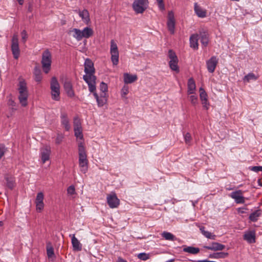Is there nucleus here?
<instances>
[{"label": "nucleus", "instance_id": "nucleus-33", "mask_svg": "<svg viewBox=\"0 0 262 262\" xmlns=\"http://www.w3.org/2000/svg\"><path fill=\"white\" fill-rule=\"evenodd\" d=\"M228 253L227 252H217L209 255V257L212 258H224L227 257Z\"/></svg>", "mask_w": 262, "mask_h": 262}, {"label": "nucleus", "instance_id": "nucleus-5", "mask_svg": "<svg viewBox=\"0 0 262 262\" xmlns=\"http://www.w3.org/2000/svg\"><path fill=\"white\" fill-rule=\"evenodd\" d=\"M147 0H135L133 3V8L136 13H142L147 9Z\"/></svg>", "mask_w": 262, "mask_h": 262}, {"label": "nucleus", "instance_id": "nucleus-27", "mask_svg": "<svg viewBox=\"0 0 262 262\" xmlns=\"http://www.w3.org/2000/svg\"><path fill=\"white\" fill-rule=\"evenodd\" d=\"M4 178L6 181L7 187L10 189H12L15 186L14 178L8 174H5Z\"/></svg>", "mask_w": 262, "mask_h": 262}, {"label": "nucleus", "instance_id": "nucleus-43", "mask_svg": "<svg viewBox=\"0 0 262 262\" xmlns=\"http://www.w3.org/2000/svg\"><path fill=\"white\" fill-rule=\"evenodd\" d=\"M107 89L108 87L107 84L103 82H101L100 84V90L102 93H106L107 92Z\"/></svg>", "mask_w": 262, "mask_h": 262}, {"label": "nucleus", "instance_id": "nucleus-10", "mask_svg": "<svg viewBox=\"0 0 262 262\" xmlns=\"http://www.w3.org/2000/svg\"><path fill=\"white\" fill-rule=\"evenodd\" d=\"M107 202L110 208H114L119 206L120 200L115 192H112L107 196Z\"/></svg>", "mask_w": 262, "mask_h": 262}, {"label": "nucleus", "instance_id": "nucleus-25", "mask_svg": "<svg viewBox=\"0 0 262 262\" xmlns=\"http://www.w3.org/2000/svg\"><path fill=\"white\" fill-rule=\"evenodd\" d=\"M194 9L195 13L199 17L204 18L206 16V10L202 9L196 3H194Z\"/></svg>", "mask_w": 262, "mask_h": 262}, {"label": "nucleus", "instance_id": "nucleus-29", "mask_svg": "<svg viewBox=\"0 0 262 262\" xmlns=\"http://www.w3.org/2000/svg\"><path fill=\"white\" fill-rule=\"evenodd\" d=\"M81 31L82 38H89L91 37L94 33L93 29L90 28L86 27L84 28Z\"/></svg>", "mask_w": 262, "mask_h": 262}, {"label": "nucleus", "instance_id": "nucleus-60", "mask_svg": "<svg viewBox=\"0 0 262 262\" xmlns=\"http://www.w3.org/2000/svg\"><path fill=\"white\" fill-rule=\"evenodd\" d=\"M19 4L22 5L24 3V0H17Z\"/></svg>", "mask_w": 262, "mask_h": 262}, {"label": "nucleus", "instance_id": "nucleus-49", "mask_svg": "<svg viewBox=\"0 0 262 262\" xmlns=\"http://www.w3.org/2000/svg\"><path fill=\"white\" fill-rule=\"evenodd\" d=\"M204 235L208 238H210V239H215V235H214V234H212L211 232H209V231H206V232H205V234H204Z\"/></svg>", "mask_w": 262, "mask_h": 262}, {"label": "nucleus", "instance_id": "nucleus-26", "mask_svg": "<svg viewBox=\"0 0 262 262\" xmlns=\"http://www.w3.org/2000/svg\"><path fill=\"white\" fill-rule=\"evenodd\" d=\"M124 82L126 84L132 83L137 80L136 75H130L128 73H124L123 75Z\"/></svg>", "mask_w": 262, "mask_h": 262}, {"label": "nucleus", "instance_id": "nucleus-61", "mask_svg": "<svg viewBox=\"0 0 262 262\" xmlns=\"http://www.w3.org/2000/svg\"><path fill=\"white\" fill-rule=\"evenodd\" d=\"M28 11H30V12L32 11V6H31V5H29V8H28Z\"/></svg>", "mask_w": 262, "mask_h": 262}, {"label": "nucleus", "instance_id": "nucleus-58", "mask_svg": "<svg viewBox=\"0 0 262 262\" xmlns=\"http://www.w3.org/2000/svg\"><path fill=\"white\" fill-rule=\"evenodd\" d=\"M117 262H127L126 260L123 259L121 257H118Z\"/></svg>", "mask_w": 262, "mask_h": 262}, {"label": "nucleus", "instance_id": "nucleus-48", "mask_svg": "<svg viewBox=\"0 0 262 262\" xmlns=\"http://www.w3.org/2000/svg\"><path fill=\"white\" fill-rule=\"evenodd\" d=\"M35 203H36V210L37 211L40 212L41 210H43V207H44L43 202Z\"/></svg>", "mask_w": 262, "mask_h": 262}, {"label": "nucleus", "instance_id": "nucleus-59", "mask_svg": "<svg viewBox=\"0 0 262 262\" xmlns=\"http://www.w3.org/2000/svg\"><path fill=\"white\" fill-rule=\"evenodd\" d=\"M202 233L204 235L205 234V232H206L207 231H205V227H203L202 226L201 227H200V228Z\"/></svg>", "mask_w": 262, "mask_h": 262}, {"label": "nucleus", "instance_id": "nucleus-24", "mask_svg": "<svg viewBox=\"0 0 262 262\" xmlns=\"http://www.w3.org/2000/svg\"><path fill=\"white\" fill-rule=\"evenodd\" d=\"M199 36H200L201 43L204 47H207L209 42V34L208 32L200 31Z\"/></svg>", "mask_w": 262, "mask_h": 262}, {"label": "nucleus", "instance_id": "nucleus-52", "mask_svg": "<svg viewBox=\"0 0 262 262\" xmlns=\"http://www.w3.org/2000/svg\"><path fill=\"white\" fill-rule=\"evenodd\" d=\"M250 169L254 172H258L259 171H262V166H255L250 167Z\"/></svg>", "mask_w": 262, "mask_h": 262}, {"label": "nucleus", "instance_id": "nucleus-56", "mask_svg": "<svg viewBox=\"0 0 262 262\" xmlns=\"http://www.w3.org/2000/svg\"><path fill=\"white\" fill-rule=\"evenodd\" d=\"M202 101L203 106L204 108H205L206 110H208V106H209V103H208V99L206 100V101L204 100V101Z\"/></svg>", "mask_w": 262, "mask_h": 262}, {"label": "nucleus", "instance_id": "nucleus-51", "mask_svg": "<svg viewBox=\"0 0 262 262\" xmlns=\"http://www.w3.org/2000/svg\"><path fill=\"white\" fill-rule=\"evenodd\" d=\"M63 138V136L62 134H58L55 140L56 144H59L62 142Z\"/></svg>", "mask_w": 262, "mask_h": 262}, {"label": "nucleus", "instance_id": "nucleus-21", "mask_svg": "<svg viewBox=\"0 0 262 262\" xmlns=\"http://www.w3.org/2000/svg\"><path fill=\"white\" fill-rule=\"evenodd\" d=\"M60 117L61 125L64 127L66 130L69 131L71 128V126L69 123V120L68 118L67 114L64 113H62Z\"/></svg>", "mask_w": 262, "mask_h": 262}, {"label": "nucleus", "instance_id": "nucleus-8", "mask_svg": "<svg viewBox=\"0 0 262 262\" xmlns=\"http://www.w3.org/2000/svg\"><path fill=\"white\" fill-rule=\"evenodd\" d=\"M168 57L170 58L169 65L170 68L177 73L179 72V68L178 66V59L176 53L172 50H169L168 51Z\"/></svg>", "mask_w": 262, "mask_h": 262}, {"label": "nucleus", "instance_id": "nucleus-14", "mask_svg": "<svg viewBox=\"0 0 262 262\" xmlns=\"http://www.w3.org/2000/svg\"><path fill=\"white\" fill-rule=\"evenodd\" d=\"M83 80L88 84L89 91L93 94L96 92V77L91 78L87 77L85 75L83 76Z\"/></svg>", "mask_w": 262, "mask_h": 262}, {"label": "nucleus", "instance_id": "nucleus-55", "mask_svg": "<svg viewBox=\"0 0 262 262\" xmlns=\"http://www.w3.org/2000/svg\"><path fill=\"white\" fill-rule=\"evenodd\" d=\"M8 104L9 106H11L12 107V109L16 110V108H13L14 107H15V106H16V103H15V102H14V100H13L12 99H10L8 100Z\"/></svg>", "mask_w": 262, "mask_h": 262}, {"label": "nucleus", "instance_id": "nucleus-63", "mask_svg": "<svg viewBox=\"0 0 262 262\" xmlns=\"http://www.w3.org/2000/svg\"><path fill=\"white\" fill-rule=\"evenodd\" d=\"M3 223L2 222L0 221V226H2Z\"/></svg>", "mask_w": 262, "mask_h": 262}, {"label": "nucleus", "instance_id": "nucleus-37", "mask_svg": "<svg viewBox=\"0 0 262 262\" xmlns=\"http://www.w3.org/2000/svg\"><path fill=\"white\" fill-rule=\"evenodd\" d=\"M200 97L201 101L206 100H207V94L206 93L205 91L202 88H200Z\"/></svg>", "mask_w": 262, "mask_h": 262}, {"label": "nucleus", "instance_id": "nucleus-23", "mask_svg": "<svg viewBox=\"0 0 262 262\" xmlns=\"http://www.w3.org/2000/svg\"><path fill=\"white\" fill-rule=\"evenodd\" d=\"M68 34L71 35L77 41H80L82 39L81 31L78 29H71L69 31Z\"/></svg>", "mask_w": 262, "mask_h": 262}, {"label": "nucleus", "instance_id": "nucleus-6", "mask_svg": "<svg viewBox=\"0 0 262 262\" xmlns=\"http://www.w3.org/2000/svg\"><path fill=\"white\" fill-rule=\"evenodd\" d=\"M110 53L111 60L114 65H117L119 62V51L117 45L114 40L111 41Z\"/></svg>", "mask_w": 262, "mask_h": 262}, {"label": "nucleus", "instance_id": "nucleus-15", "mask_svg": "<svg viewBox=\"0 0 262 262\" xmlns=\"http://www.w3.org/2000/svg\"><path fill=\"white\" fill-rule=\"evenodd\" d=\"M63 88L68 97L71 98L74 97L75 93L71 80L66 79L64 81L63 83Z\"/></svg>", "mask_w": 262, "mask_h": 262}, {"label": "nucleus", "instance_id": "nucleus-9", "mask_svg": "<svg viewBox=\"0 0 262 262\" xmlns=\"http://www.w3.org/2000/svg\"><path fill=\"white\" fill-rule=\"evenodd\" d=\"M84 72L86 74L85 75L87 77L91 78L92 77H96L94 75L95 72V68L94 67V63L92 61L86 58L84 62Z\"/></svg>", "mask_w": 262, "mask_h": 262}, {"label": "nucleus", "instance_id": "nucleus-42", "mask_svg": "<svg viewBox=\"0 0 262 262\" xmlns=\"http://www.w3.org/2000/svg\"><path fill=\"white\" fill-rule=\"evenodd\" d=\"M7 151V148L3 144H0V160Z\"/></svg>", "mask_w": 262, "mask_h": 262}, {"label": "nucleus", "instance_id": "nucleus-11", "mask_svg": "<svg viewBox=\"0 0 262 262\" xmlns=\"http://www.w3.org/2000/svg\"><path fill=\"white\" fill-rule=\"evenodd\" d=\"M219 59L215 56H212L209 59L206 61V67L208 71L212 73L214 72L218 64Z\"/></svg>", "mask_w": 262, "mask_h": 262}, {"label": "nucleus", "instance_id": "nucleus-22", "mask_svg": "<svg viewBox=\"0 0 262 262\" xmlns=\"http://www.w3.org/2000/svg\"><path fill=\"white\" fill-rule=\"evenodd\" d=\"M78 14L85 24L88 25L90 23V15L87 10L84 9L82 11H79Z\"/></svg>", "mask_w": 262, "mask_h": 262}, {"label": "nucleus", "instance_id": "nucleus-36", "mask_svg": "<svg viewBox=\"0 0 262 262\" xmlns=\"http://www.w3.org/2000/svg\"><path fill=\"white\" fill-rule=\"evenodd\" d=\"M74 129L82 128L81 123L78 117H75L73 121Z\"/></svg>", "mask_w": 262, "mask_h": 262}, {"label": "nucleus", "instance_id": "nucleus-38", "mask_svg": "<svg viewBox=\"0 0 262 262\" xmlns=\"http://www.w3.org/2000/svg\"><path fill=\"white\" fill-rule=\"evenodd\" d=\"M74 130L75 136L77 138H79L81 140L83 139L82 128L74 129Z\"/></svg>", "mask_w": 262, "mask_h": 262}, {"label": "nucleus", "instance_id": "nucleus-53", "mask_svg": "<svg viewBox=\"0 0 262 262\" xmlns=\"http://www.w3.org/2000/svg\"><path fill=\"white\" fill-rule=\"evenodd\" d=\"M67 192L69 194L72 195L75 192V189L74 186L71 185L68 188Z\"/></svg>", "mask_w": 262, "mask_h": 262}, {"label": "nucleus", "instance_id": "nucleus-31", "mask_svg": "<svg viewBox=\"0 0 262 262\" xmlns=\"http://www.w3.org/2000/svg\"><path fill=\"white\" fill-rule=\"evenodd\" d=\"M261 210L260 209H257L251 213L249 215V220L253 222H256L258 218L261 215Z\"/></svg>", "mask_w": 262, "mask_h": 262}, {"label": "nucleus", "instance_id": "nucleus-57", "mask_svg": "<svg viewBox=\"0 0 262 262\" xmlns=\"http://www.w3.org/2000/svg\"><path fill=\"white\" fill-rule=\"evenodd\" d=\"M247 209V208H237V211L238 212V213H240V214H244V213H246V211H245V210H246Z\"/></svg>", "mask_w": 262, "mask_h": 262}, {"label": "nucleus", "instance_id": "nucleus-4", "mask_svg": "<svg viewBox=\"0 0 262 262\" xmlns=\"http://www.w3.org/2000/svg\"><path fill=\"white\" fill-rule=\"evenodd\" d=\"M52 98L56 101L60 99V85L55 77L51 78L50 82Z\"/></svg>", "mask_w": 262, "mask_h": 262}, {"label": "nucleus", "instance_id": "nucleus-28", "mask_svg": "<svg viewBox=\"0 0 262 262\" xmlns=\"http://www.w3.org/2000/svg\"><path fill=\"white\" fill-rule=\"evenodd\" d=\"M188 91L187 93L188 94H193L195 92V83L194 80L192 78H190L188 80Z\"/></svg>", "mask_w": 262, "mask_h": 262}, {"label": "nucleus", "instance_id": "nucleus-18", "mask_svg": "<svg viewBox=\"0 0 262 262\" xmlns=\"http://www.w3.org/2000/svg\"><path fill=\"white\" fill-rule=\"evenodd\" d=\"M205 249L213 251H221L225 248V246L216 242H213L210 246H206L204 247Z\"/></svg>", "mask_w": 262, "mask_h": 262}, {"label": "nucleus", "instance_id": "nucleus-41", "mask_svg": "<svg viewBox=\"0 0 262 262\" xmlns=\"http://www.w3.org/2000/svg\"><path fill=\"white\" fill-rule=\"evenodd\" d=\"M251 79H256L255 75L253 73H249L247 75H246L244 78V81L249 82Z\"/></svg>", "mask_w": 262, "mask_h": 262}, {"label": "nucleus", "instance_id": "nucleus-30", "mask_svg": "<svg viewBox=\"0 0 262 262\" xmlns=\"http://www.w3.org/2000/svg\"><path fill=\"white\" fill-rule=\"evenodd\" d=\"M244 239L249 243H254L255 242V235L253 231H250L245 233L244 235Z\"/></svg>", "mask_w": 262, "mask_h": 262}, {"label": "nucleus", "instance_id": "nucleus-40", "mask_svg": "<svg viewBox=\"0 0 262 262\" xmlns=\"http://www.w3.org/2000/svg\"><path fill=\"white\" fill-rule=\"evenodd\" d=\"M138 258L142 260H146L150 258V254L146 253H140L138 255Z\"/></svg>", "mask_w": 262, "mask_h": 262}, {"label": "nucleus", "instance_id": "nucleus-44", "mask_svg": "<svg viewBox=\"0 0 262 262\" xmlns=\"http://www.w3.org/2000/svg\"><path fill=\"white\" fill-rule=\"evenodd\" d=\"M128 87L126 85H124L123 88L121 89V96L123 98H126L125 97V96L128 93Z\"/></svg>", "mask_w": 262, "mask_h": 262}, {"label": "nucleus", "instance_id": "nucleus-39", "mask_svg": "<svg viewBox=\"0 0 262 262\" xmlns=\"http://www.w3.org/2000/svg\"><path fill=\"white\" fill-rule=\"evenodd\" d=\"M47 254L49 258H51L54 256V249L52 246H49V245L47 247Z\"/></svg>", "mask_w": 262, "mask_h": 262}, {"label": "nucleus", "instance_id": "nucleus-50", "mask_svg": "<svg viewBox=\"0 0 262 262\" xmlns=\"http://www.w3.org/2000/svg\"><path fill=\"white\" fill-rule=\"evenodd\" d=\"M21 39H22V41L25 43L26 40H27V39L28 38V34L27 33V32L26 30H23L21 33Z\"/></svg>", "mask_w": 262, "mask_h": 262}, {"label": "nucleus", "instance_id": "nucleus-62", "mask_svg": "<svg viewBox=\"0 0 262 262\" xmlns=\"http://www.w3.org/2000/svg\"><path fill=\"white\" fill-rule=\"evenodd\" d=\"M173 261H174V259H170L166 262H173Z\"/></svg>", "mask_w": 262, "mask_h": 262}, {"label": "nucleus", "instance_id": "nucleus-17", "mask_svg": "<svg viewBox=\"0 0 262 262\" xmlns=\"http://www.w3.org/2000/svg\"><path fill=\"white\" fill-rule=\"evenodd\" d=\"M94 96L96 99L98 106H103L106 103L107 96L106 93H101L99 96L97 93H94Z\"/></svg>", "mask_w": 262, "mask_h": 262}, {"label": "nucleus", "instance_id": "nucleus-16", "mask_svg": "<svg viewBox=\"0 0 262 262\" xmlns=\"http://www.w3.org/2000/svg\"><path fill=\"white\" fill-rule=\"evenodd\" d=\"M51 148L49 146L46 145L40 149L41 159L43 163L49 160Z\"/></svg>", "mask_w": 262, "mask_h": 262}, {"label": "nucleus", "instance_id": "nucleus-1", "mask_svg": "<svg viewBox=\"0 0 262 262\" xmlns=\"http://www.w3.org/2000/svg\"><path fill=\"white\" fill-rule=\"evenodd\" d=\"M79 165L80 171L85 173L88 169V160L85 147L82 142L78 143Z\"/></svg>", "mask_w": 262, "mask_h": 262}, {"label": "nucleus", "instance_id": "nucleus-12", "mask_svg": "<svg viewBox=\"0 0 262 262\" xmlns=\"http://www.w3.org/2000/svg\"><path fill=\"white\" fill-rule=\"evenodd\" d=\"M230 196L234 199L237 204H244L245 202V198L243 196V192L241 190L231 192Z\"/></svg>", "mask_w": 262, "mask_h": 262}, {"label": "nucleus", "instance_id": "nucleus-32", "mask_svg": "<svg viewBox=\"0 0 262 262\" xmlns=\"http://www.w3.org/2000/svg\"><path fill=\"white\" fill-rule=\"evenodd\" d=\"M183 251L192 254H198L200 252L199 248L193 247L192 246H183Z\"/></svg>", "mask_w": 262, "mask_h": 262}, {"label": "nucleus", "instance_id": "nucleus-13", "mask_svg": "<svg viewBox=\"0 0 262 262\" xmlns=\"http://www.w3.org/2000/svg\"><path fill=\"white\" fill-rule=\"evenodd\" d=\"M167 26L170 33L173 34L175 31V19L174 14L172 11L168 12Z\"/></svg>", "mask_w": 262, "mask_h": 262}, {"label": "nucleus", "instance_id": "nucleus-46", "mask_svg": "<svg viewBox=\"0 0 262 262\" xmlns=\"http://www.w3.org/2000/svg\"><path fill=\"white\" fill-rule=\"evenodd\" d=\"M189 100L190 101L192 104L193 105H195L198 104V97L196 96L195 95H191L189 97Z\"/></svg>", "mask_w": 262, "mask_h": 262}, {"label": "nucleus", "instance_id": "nucleus-45", "mask_svg": "<svg viewBox=\"0 0 262 262\" xmlns=\"http://www.w3.org/2000/svg\"><path fill=\"white\" fill-rule=\"evenodd\" d=\"M43 198L44 195L42 192L38 193L36 196L35 203L43 202Z\"/></svg>", "mask_w": 262, "mask_h": 262}, {"label": "nucleus", "instance_id": "nucleus-3", "mask_svg": "<svg viewBox=\"0 0 262 262\" xmlns=\"http://www.w3.org/2000/svg\"><path fill=\"white\" fill-rule=\"evenodd\" d=\"M52 55L49 50H46L42 54L41 64L43 72L47 74L51 69Z\"/></svg>", "mask_w": 262, "mask_h": 262}, {"label": "nucleus", "instance_id": "nucleus-2", "mask_svg": "<svg viewBox=\"0 0 262 262\" xmlns=\"http://www.w3.org/2000/svg\"><path fill=\"white\" fill-rule=\"evenodd\" d=\"M18 90L19 94L18 96L19 102L23 106H26L27 105L28 91L27 84L24 80L19 81Z\"/></svg>", "mask_w": 262, "mask_h": 262}, {"label": "nucleus", "instance_id": "nucleus-7", "mask_svg": "<svg viewBox=\"0 0 262 262\" xmlns=\"http://www.w3.org/2000/svg\"><path fill=\"white\" fill-rule=\"evenodd\" d=\"M11 48L13 57L16 59H18L20 55V50L18 45V37L16 34H14L12 37Z\"/></svg>", "mask_w": 262, "mask_h": 262}, {"label": "nucleus", "instance_id": "nucleus-47", "mask_svg": "<svg viewBox=\"0 0 262 262\" xmlns=\"http://www.w3.org/2000/svg\"><path fill=\"white\" fill-rule=\"evenodd\" d=\"M184 136L185 143L187 144H189L191 140V135L189 133H187L186 134H185Z\"/></svg>", "mask_w": 262, "mask_h": 262}, {"label": "nucleus", "instance_id": "nucleus-20", "mask_svg": "<svg viewBox=\"0 0 262 262\" xmlns=\"http://www.w3.org/2000/svg\"><path fill=\"white\" fill-rule=\"evenodd\" d=\"M70 236L72 237V244L73 250L77 251H81L82 250V245L75 237V234L70 235Z\"/></svg>", "mask_w": 262, "mask_h": 262}, {"label": "nucleus", "instance_id": "nucleus-34", "mask_svg": "<svg viewBox=\"0 0 262 262\" xmlns=\"http://www.w3.org/2000/svg\"><path fill=\"white\" fill-rule=\"evenodd\" d=\"M161 235L166 240L174 241L176 239V237L172 233L164 231Z\"/></svg>", "mask_w": 262, "mask_h": 262}, {"label": "nucleus", "instance_id": "nucleus-35", "mask_svg": "<svg viewBox=\"0 0 262 262\" xmlns=\"http://www.w3.org/2000/svg\"><path fill=\"white\" fill-rule=\"evenodd\" d=\"M34 75L35 77V80L37 82H40L42 79L41 71L36 67L34 68Z\"/></svg>", "mask_w": 262, "mask_h": 262}, {"label": "nucleus", "instance_id": "nucleus-19", "mask_svg": "<svg viewBox=\"0 0 262 262\" xmlns=\"http://www.w3.org/2000/svg\"><path fill=\"white\" fill-rule=\"evenodd\" d=\"M198 39L199 35L198 34H193L190 37V47L194 50L198 49Z\"/></svg>", "mask_w": 262, "mask_h": 262}, {"label": "nucleus", "instance_id": "nucleus-54", "mask_svg": "<svg viewBox=\"0 0 262 262\" xmlns=\"http://www.w3.org/2000/svg\"><path fill=\"white\" fill-rule=\"evenodd\" d=\"M158 3L159 7L160 9L164 10V4L163 3V0H156Z\"/></svg>", "mask_w": 262, "mask_h": 262}]
</instances>
